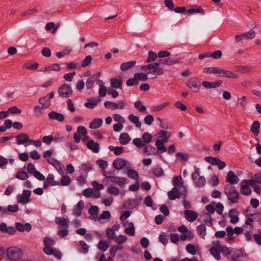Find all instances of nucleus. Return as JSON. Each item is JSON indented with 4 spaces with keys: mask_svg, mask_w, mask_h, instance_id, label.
I'll list each match as a JSON object with an SVG mask.
<instances>
[{
    "mask_svg": "<svg viewBox=\"0 0 261 261\" xmlns=\"http://www.w3.org/2000/svg\"><path fill=\"white\" fill-rule=\"evenodd\" d=\"M179 62V59H160L158 62L149 63L147 65L142 66L141 67V70L142 71H145L147 74H153L155 75H161L164 74V71L162 68L159 67L160 64L172 65L174 64L178 63Z\"/></svg>",
    "mask_w": 261,
    "mask_h": 261,
    "instance_id": "nucleus-1",
    "label": "nucleus"
},
{
    "mask_svg": "<svg viewBox=\"0 0 261 261\" xmlns=\"http://www.w3.org/2000/svg\"><path fill=\"white\" fill-rule=\"evenodd\" d=\"M205 73L218 74L219 77H226L230 79H237L238 75L230 71L221 68L219 67H206L203 69Z\"/></svg>",
    "mask_w": 261,
    "mask_h": 261,
    "instance_id": "nucleus-2",
    "label": "nucleus"
},
{
    "mask_svg": "<svg viewBox=\"0 0 261 261\" xmlns=\"http://www.w3.org/2000/svg\"><path fill=\"white\" fill-rule=\"evenodd\" d=\"M224 193L226 195L230 203L236 204L239 202L240 195L233 185H226L224 187Z\"/></svg>",
    "mask_w": 261,
    "mask_h": 261,
    "instance_id": "nucleus-3",
    "label": "nucleus"
},
{
    "mask_svg": "<svg viewBox=\"0 0 261 261\" xmlns=\"http://www.w3.org/2000/svg\"><path fill=\"white\" fill-rule=\"evenodd\" d=\"M6 256L11 261H20L22 252L21 249L16 247H11L7 249Z\"/></svg>",
    "mask_w": 261,
    "mask_h": 261,
    "instance_id": "nucleus-4",
    "label": "nucleus"
},
{
    "mask_svg": "<svg viewBox=\"0 0 261 261\" xmlns=\"http://www.w3.org/2000/svg\"><path fill=\"white\" fill-rule=\"evenodd\" d=\"M105 176V179L107 182L116 184L120 187L123 186L127 183V179L126 178L107 175Z\"/></svg>",
    "mask_w": 261,
    "mask_h": 261,
    "instance_id": "nucleus-5",
    "label": "nucleus"
},
{
    "mask_svg": "<svg viewBox=\"0 0 261 261\" xmlns=\"http://www.w3.org/2000/svg\"><path fill=\"white\" fill-rule=\"evenodd\" d=\"M58 92L60 96L68 98L72 95V90L69 85L64 84L59 87Z\"/></svg>",
    "mask_w": 261,
    "mask_h": 261,
    "instance_id": "nucleus-6",
    "label": "nucleus"
},
{
    "mask_svg": "<svg viewBox=\"0 0 261 261\" xmlns=\"http://www.w3.org/2000/svg\"><path fill=\"white\" fill-rule=\"evenodd\" d=\"M31 195V191L29 190H24L22 194H18L17 195V202L23 204H26L30 201Z\"/></svg>",
    "mask_w": 261,
    "mask_h": 261,
    "instance_id": "nucleus-7",
    "label": "nucleus"
},
{
    "mask_svg": "<svg viewBox=\"0 0 261 261\" xmlns=\"http://www.w3.org/2000/svg\"><path fill=\"white\" fill-rule=\"evenodd\" d=\"M205 160L213 166H217L220 170H222L226 166L225 163L218 158L206 156L205 158Z\"/></svg>",
    "mask_w": 261,
    "mask_h": 261,
    "instance_id": "nucleus-8",
    "label": "nucleus"
},
{
    "mask_svg": "<svg viewBox=\"0 0 261 261\" xmlns=\"http://www.w3.org/2000/svg\"><path fill=\"white\" fill-rule=\"evenodd\" d=\"M43 244L44 245L43 249L44 253L48 255H51L52 253L51 251L53 248L51 247L55 244V241L50 238L45 237L43 240Z\"/></svg>",
    "mask_w": 261,
    "mask_h": 261,
    "instance_id": "nucleus-9",
    "label": "nucleus"
},
{
    "mask_svg": "<svg viewBox=\"0 0 261 261\" xmlns=\"http://www.w3.org/2000/svg\"><path fill=\"white\" fill-rule=\"evenodd\" d=\"M93 168V165L90 162L82 164L79 167V172L80 174L88 175V173Z\"/></svg>",
    "mask_w": 261,
    "mask_h": 261,
    "instance_id": "nucleus-10",
    "label": "nucleus"
},
{
    "mask_svg": "<svg viewBox=\"0 0 261 261\" xmlns=\"http://www.w3.org/2000/svg\"><path fill=\"white\" fill-rule=\"evenodd\" d=\"M187 86L191 89H196L195 92H197L200 88V82L196 77H192L189 79L186 83Z\"/></svg>",
    "mask_w": 261,
    "mask_h": 261,
    "instance_id": "nucleus-11",
    "label": "nucleus"
},
{
    "mask_svg": "<svg viewBox=\"0 0 261 261\" xmlns=\"http://www.w3.org/2000/svg\"><path fill=\"white\" fill-rule=\"evenodd\" d=\"M226 181L229 185L237 184L239 181V177L235 174L232 171H229L226 177Z\"/></svg>",
    "mask_w": 261,
    "mask_h": 261,
    "instance_id": "nucleus-12",
    "label": "nucleus"
},
{
    "mask_svg": "<svg viewBox=\"0 0 261 261\" xmlns=\"http://www.w3.org/2000/svg\"><path fill=\"white\" fill-rule=\"evenodd\" d=\"M16 143L18 145L23 144L25 146H27L26 143L30 142V139L28 135L26 134L20 133L16 137Z\"/></svg>",
    "mask_w": 261,
    "mask_h": 261,
    "instance_id": "nucleus-13",
    "label": "nucleus"
},
{
    "mask_svg": "<svg viewBox=\"0 0 261 261\" xmlns=\"http://www.w3.org/2000/svg\"><path fill=\"white\" fill-rule=\"evenodd\" d=\"M122 77L120 75L112 78L110 81L111 87L115 89H122Z\"/></svg>",
    "mask_w": 261,
    "mask_h": 261,
    "instance_id": "nucleus-14",
    "label": "nucleus"
},
{
    "mask_svg": "<svg viewBox=\"0 0 261 261\" xmlns=\"http://www.w3.org/2000/svg\"><path fill=\"white\" fill-rule=\"evenodd\" d=\"M127 162L124 159L117 158L113 163V167L117 170H121L126 166Z\"/></svg>",
    "mask_w": 261,
    "mask_h": 261,
    "instance_id": "nucleus-15",
    "label": "nucleus"
},
{
    "mask_svg": "<svg viewBox=\"0 0 261 261\" xmlns=\"http://www.w3.org/2000/svg\"><path fill=\"white\" fill-rule=\"evenodd\" d=\"M240 192L242 194L248 196L251 194L252 191L248 185L247 181L242 180L240 183Z\"/></svg>",
    "mask_w": 261,
    "mask_h": 261,
    "instance_id": "nucleus-16",
    "label": "nucleus"
},
{
    "mask_svg": "<svg viewBox=\"0 0 261 261\" xmlns=\"http://www.w3.org/2000/svg\"><path fill=\"white\" fill-rule=\"evenodd\" d=\"M171 135V133L170 132L162 130L156 134L159 139L156 140H160L162 142L165 143L170 137Z\"/></svg>",
    "mask_w": 261,
    "mask_h": 261,
    "instance_id": "nucleus-17",
    "label": "nucleus"
},
{
    "mask_svg": "<svg viewBox=\"0 0 261 261\" xmlns=\"http://www.w3.org/2000/svg\"><path fill=\"white\" fill-rule=\"evenodd\" d=\"M48 117L51 120H56L59 122H63L65 120V116L61 113L55 111H51L48 114Z\"/></svg>",
    "mask_w": 261,
    "mask_h": 261,
    "instance_id": "nucleus-18",
    "label": "nucleus"
},
{
    "mask_svg": "<svg viewBox=\"0 0 261 261\" xmlns=\"http://www.w3.org/2000/svg\"><path fill=\"white\" fill-rule=\"evenodd\" d=\"M222 83V81L220 80H217L214 82H210L203 81L202 82V85L207 89L215 88L219 87Z\"/></svg>",
    "mask_w": 261,
    "mask_h": 261,
    "instance_id": "nucleus-19",
    "label": "nucleus"
},
{
    "mask_svg": "<svg viewBox=\"0 0 261 261\" xmlns=\"http://www.w3.org/2000/svg\"><path fill=\"white\" fill-rule=\"evenodd\" d=\"M100 75V72H97L89 77L86 83L87 89H90L95 82L97 81Z\"/></svg>",
    "mask_w": 261,
    "mask_h": 261,
    "instance_id": "nucleus-20",
    "label": "nucleus"
},
{
    "mask_svg": "<svg viewBox=\"0 0 261 261\" xmlns=\"http://www.w3.org/2000/svg\"><path fill=\"white\" fill-rule=\"evenodd\" d=\"M185 215L187 221L190 222H194L198 217V214L196 212L191 210H186Z\"/></svg>",
    "mask_w": 261,
    "mask_h": 261,
    "instance_id": "nucleus-21",
    "label": "nucleus"
},
{
    "mask_svg": "<svg viewBox=\"0 0 261 261\" xmlns=\"http://www.w3.org/2000/svg\"><path fill=\"white\" fill-rule=\"evenodd\" d=\"M199 220L201 222L207 224L210 226H212L213 225L211 216L206 212H203L200 215Z\"/></svg>",
    "mask_w": 261,
    "mask_h": 261,
    "instance_id": "nucleus-22",
    "label": "nucleus"
},
{
    "mask_svg": "<svg viewBox=\"0 0 261 261\" xmlns=\"http://www.w3.org/2000/svg\"><path fill=\"white\" fill-rule=\"evenodd\" d=\"M87 148L94 153H98L99 150V144L95 143L93 140H89L86 144Z\"/></svg>",
    "mask_w": 261,
    "mask_h": 261,
    "instance_id": "nucleus-23",
    "label": "nucleus"
},
{
    "mask_svg": "<svg viewBox=\"0 0 261 261\" xmlns=\"http://www.w3.org/2000/svg\"><path fill=\"white\" fill-rule=\"evenodd\" d=\"M239 212L235 209H231L228 213V216L231 218L230 222L232 224L237 223L239 221Z\"/></svg>",
    "mask_w": 261,
    "mask_h": 261,
    "instance_id": "nucleus-24",
    "label": "nucleus"
},
{
    "mask_svg": "<svg viewBox=\"0 0 261 261\" xmlns=\"http://www.w3.org/2000/svg\"><path fill=\"white\" fill-rule=\"evenodd\" d=\"M127 225H128V226L125 229V232L130 236H133L135 233V228L133 223L126 221L123 223L124 226Z\"/></svg>",
    "mask_w": 261,
    "mask_h": 261,
    "instance_id": "nucleus-25",
    "label": "nucleus"
},
{
    "mask_svg": "<svg viewBox=\"0 0 261 261\" xmlns=\"http://www.w3.org/2000/svg\"><path fill=\"white\" fill-rule=\"evenodd\" d=\"M103 120L101 118H95L89 124V128L91 129H97L102 124Z\"/></svg>",
    "mask_w": 261,
    "mask_h": 261,
    "instance_id": "nucleus-26",
    "label": "nucleus"
},
{
    "mask_svg": "<svg viewBox=\"0 0 261 261\" xmlns=\"http://www.w3.org/2000/svg\"><path fill=\"white\" fill-rule=\"evenodd\" d=\"M99 101V99L90 98H89L87 102L85 103V106L89 109H94Z\"/></svg>",
    "mask_w": 261,
    "mask_h": 261,
    "instance_id": "nucleus-27",
    "label": "nucleus"
},
{
    "mask_svg": "<svg viewBox=\"0 0 261 261\" xmlns=\"http://www.w3.org/2000/svg\"><path fill=\"white\" fill-rule=\"evenodd\" d=\"M242 256L243 253L242 251L239 249H237L232 250L230 257L233 261H241Z\"/></svg>",
    "mask_w": 261,
    "mask_h": 261,
    "instance_id": "nucleus-28",
    "label": "nucleus"
},
{
    "mask_svg": "<svg viewBox=\"0 0 261 261\" xmlns=\"http://www.w3.org/2000/svg\"><path fill=\"white\" fill-rule=\"evenodd\" d=\"M155 144L158 148L157 153L158 154H162L167 151V147L164 145V143L162 142L161 141L155 140Z\"/></svg>",
    "mask_w": 261,
    "mask_h": 261,
    "instance_id": "nucleus-29",
    "label": "nucleus"
},
{
    "mask_svg": "<svg viewBox=\"0 0 261 261\" xmlns=\"http://www.w3.org/2000/svg\"><path fill=\"white\" fill-rule=\"evenodd\" d=\"M98 207L97 206L94 205L91 206L88 210V213L93 216L92 217H90L91 220H94L95 221L98 220L96 217H95L94 216H97L98 214Z\"/></svg>",
    "mask_w": 261,
    "mask_h": 261,
    "instance_id": "nucleus-30",
    "label": "nucleus"
},
{
    "mask_svg": "<svg viewBox=\"0 0 261 261\" xmlns=\"http://www.w3.org/2000/svg\"><path fill=\"white\" fill-rule=\"evenodd\" d=\"M120 143L121 144L125 145L128 143L131 140L130 137L127 133H122L120 134L119 138Z\"/></svg>",
    "mask_w": 261,
    "mask_h": 261,
    "instance_id": "nucleus-31",
    "label": "nucleus"
},
{
    "mask_svg": "<svg viewBox=\"0 0 261 261\" xmlns=\"http://www.w3.org/2000/svg\"><path fill=\"white\" fill-rule=\"evenodd\" d=\"M259 122L258 121H255L251 125L250 131L254 135L257 136L259 134Z\"/></svg>",
    "mask_w": 261,
    "mask_h": 261,
    "instance_id": "nucleus-32",
    "label": "nucleus"
},
{
    "mask_svg": "<svg viewBox=\"0 0 261 261\" xmlns=\"http://www.w3.org/2000/svg\"><path fill=\"white\" fill-rule=\"evenodd\" d=\"M136 64L135 61L124 62L121 64L120 69L122 71H126L135 66Z\"/></svg>",
    "mask_w": 261,
    "mask_h": 261,
    "instance_id": "nucleus-33",
    "label": "nucleus"
},
{
    "mask_svg": "<svg viewBox=\"0 0 261 261\" xmlns=\"http://www.w3.org/2000/svg\"><path fill=\"white\" fill-rule=\"evenodd\" d=\"M186 12L188 14H193V13H201L204 14V10L200 6H194L192 8L188 9Z\"/></svg>",
    "mask_w": 261,
    "mask_h": 261,
    "instance_id": "nucleus-34",
    "label": "nucleus"
},
{
    "mask_svg": "<svg viewBox=\"0 0 261 261\" xmlns=\"http://www.w3.org/2000/svg\"><path fill=\"white\" fill-rule=\"evenodd\" d=\"M128 119L131 122L135 124L137 127L140 128L141 126V123L139 121L138 117L135 116L134 114H130Z\"/></svg>",
    "mask_w": 261,
    "mask_h": 261,
    "instance_id": "nucleus-35",
    "label": "nucleus"
},
{
    "mask_svg": "<svg viewBox=\"0 0 261 261\" xmlns=\"http://www.w3.org/2000/svg\"><path fill=\"white\" fill-rule=\"evenodd\" d=\"M19 210L18 206L17 204L9 205L7 208H4L3 215L7 214L9 212L15 213Z\"/></svg>",
    "mask_w": 261,
    "mask_h": 261,
    "instance_id": "nucleus-36",
    "label": "nucleus"
},
{
    "mask_svg": "<svg viewBox=\"0 0 261 261\" xmlns=\"http://www.w3.org/2000/svg\"><path fill=\"white\" fill-rule=\"evenodd\" d=\"M206 226L204 224L199 225L197 227V230L198 234L201 236L202 239L205 238V236L206 234Z\"/></svg>",
    "mask_w": 261,
    "mask_h": 261,
    "instance_id": "nucleus-37",
    "label": "nucleus"
},
{
    "mask_svg": "<svg viewBox=\"0 0 261 261\" xmlns=\"http://www.w3.org/2000/svg\"><path fill=\"white\" fill-rule=\"evenodd\" d=\"M97 164L99 165V166L101 168L102 171V175L105 176L107 175L106 171H105L106 169L108 167V164L106 161L102 160H98L97 161Z\"/></svg>",
    "mask_w": 261,
    "mask_h": 261,
    "instance_id": "nucleus-38",
    "label": "nucleus"
},
{
    "mask_svg": "<svg viewBox=\"0 0 261 261\" xmlns=\"http://www.w3.org/2000/svg\"><path fill=\"white\" fill-rule=\"evenodd\" d=\"M68 220L64 218L56 217L55 219V222L56 224L62 225L66 227H68Z\"/></svg>",
    "mask_w": 261,
    "mask_h": 261,
    "instance_id": "nucleus-39",
    "label": "nucleus"
},
{
    "mask_svg": "<svg viewBox=\"0 0 261 261\" xmlns=\"http://www.w3.org/2000/svg\"><path fill=\"white\" fill-rule=\"evenodd\" d=\"M148 54V57L146 60V62L147 63H151L152 62H153L156 59L157 57H158L156 53L152 50L149 51Z\"/></svg>",
    "mask_w": 261,
    "mask_h": 261,
    "instance_id": "nucleus-40",
    "label": "nucleus"
},
{
    "mask_svg": "<svg viewBox=\"0 0 261 261\" xmlns=\"http://www.w3.org/2000/svg\"><path fill=\"white\" fill-rule=\"evenodd\" d=\"M55 176L53 174H49L46 178L47 182L50 184L51 186H57L59 185V182L57 181L54 180Z\"/></svg>",
    "mask_w": 261,
    "mask_h": 261,
    "instance_id": "nucleus-41",
    "label": "nucleus"
},
{
    "mask_svg": "<svg viewBox=\"0 0 261 261\" xmlns=\"http://www.w3.org/2000/svg\"><path fill=\"white\" fill-rule=\"evenodd\" d=\"M135 107L140 112H144L146 111V107L142 105V102L140 100H138L135 102Z\"/></svg>",
    "mask_w": 261,
    "mask_h": 261,
    "instance_id": "nucleus-42",
    "label": "nucleus"
},
{
    "mask_svg": "<svg viewBox=\"0 0 261 261\" xmlns=\"http://www.w3.org/2000/svg\"><path fill=\"white\" fill-rule=\"evenodd\" d=\"M127 176L133 179H137L139 177L138 172L133 169H128L127 170Z\"/></svg>",
    "mask_w": 261,
    "mask_h": 261,
    "instance_id": "nucleus-43",
    "label": "nucleus"
},
{
    "mask_svg": "<svg viewBox=\"0 0 261 261\" xmlns=\"http://www.w3.org/2000/svg\"><path fill=\"white\" fill-rule=\"evenodd\" d=\"M61 185L64 186H68L71 182V179L68 175L63 176L61 179Z\"/></svg>",
    "mask_w": 261,
    "mask_h": 261,
    "instance_id": "nucleus-44",
    "label": "nucleus"
},
{
    "mask_svg": "<svg viewBox=\"0 0 261 261\" xmlns=\"http://www.w3.org/2000/svg\"><path fill=\"white\" fill-rule=\"evenodd\" d=\"M242 36H243L244 38L252 39L255 36V32L253 30H250L248 32L243 33Z\"/></svg>",
    "mask_w": 261,
    "mask_h": 261,
    "instance_id": "nucleus-45",
    "label": "nucleus"
},
{
    "mask_svg": "<svg viewBox=\"0 0 261 261\" xmlns=\"http://www.w3.org/2000/svg\"><path fill=\"white\" fill-rule=\"evenodd\" d=\"M104 105L106 108L113 110L118 108V106L117 105L116 103L109 101H106L104 103Z\"/></svg>",
    "mask_w": 261,
    "mask_h": 261,
    "instance_id": "nucleus-46",
    "label": "nucleus"
},
{
    "mask_svg": "<svg viewBox=\"0 0 261 261\" xmlns=\"http://www.w3.org/2000/svg\"><path fill=\"white\" fill-rule=\"evenodd\" d=\"M210 253L212 255H213L215 258L217 260H219L221 258V256L220 254V252L215 249L214 248L211 247L210 249Z\"/></svg>",
    "mask_w": 261,
    "mask_h": 261,
    "instance_id": "nucleus-47",
    "label": "nucleus"
},
{
    "mask_svg": "<svg viewBox=\"0 0 261 261\" xmlns=\"http://www.w3.org/2000/svg\"><path fill=\"white\" fill-rule=\"evenodd\" d=\"M40 104L42 106L43 108H48L50 105V102L49 100H45V98L41 97L39 99Z\"/></svg>",
    "mask_w": 261,
    "mask_h": 261,
    "instance_id": "nucleus-48",
    "label": "nucleus"
},
{
    "mask_svg": "<svg viewBox=\"0 0 261 261\" xmlns=\"http://www.w3.org/2000/svg\"><path fill=\"white\" fill-rule=\"evenodd\" d=\"M16 177L21 180H25L28 178L29 176L25 171H19L17 173Z\"/></svg>",
    "mask_w": 261,
    "mask_h": 261,
    "instance_id": "nucleus-49",
    "label": "nucleus"
},
{
    "mask_svg": "<svg viewBox=\"0 0 261 261\" xmlns=\"http://www.w3.org/2000/svg\"><path fill=\"white\" fill-rule=\"evenodd\" d=\"M142 138L146 143H149L151 141L152 137L149 133L145 132L143 134Z\"/></svg>",
    "mask_w": 261,
    "mask_h": 261,
    "instance_id": "nucleus-50",
    "label": "nucleus"
},
{
    "mask_svg": "<svg viewBox=\"0 0 261 261\" xmlns=\"http://www.w3.org/2000/svg\"><path fill=\"white\" fill-rule=\"evenodd\" d=\"M187 251L192 255H195L196 253L195 247L194 245L189 244L186 246Z\"/></svg>",
    "mask_w": 261,
    "mask_h": 261,
    "instance_id": "nucleus-51",
    "label": "nucleus"
},
{
    "mask_svg": "<svg viewBox=\"0 0 261 261\" xmlns=\"http://www.w3.org/2000/svg\"><path fill=\"white\" fill-rule=\"evenodd\" d=\"M176 156L177 158H179L182 161H187L189 155L188 153L184 152H178L176 154Z\"/></svg>",
    "mask_w": 261,
    "mask_h": 261,
    "instance_id": "nucleus-52",
    "label": "nucleus"
},
{
    "mask_svg": "<svg viewBox=\"0 0 261 261\" xmlns=\"http://www.w3.org/2000/svg\"><path fill=\"white\" fill-rule=\"evenodd\" d=\"M173 184L176 187H182L183 182H182L181 177L180 176L175 177L173 180Z\"/></svg>",
    "mask_w": 261,
    "mask_h": 261,
    "instance_id": "nucleus-53",
    "label": "nucleus"
},
{
    "mask_svg": "<svg viewBox=\"0 0 261 261\" xmlns=\"http://www.w3.org/2000/svg\"><path fill=\"white\" fill-rule=\"evenodd\" d=\"M134 77L137 78L138 81L139 80L142 81H145L148 79L147 75L143 73H135Z\"/></svg>",
    "mask_w": 261,
    "mask_h": 261,
    "instance_id": "nucleus-54",
    "label": "nucleus"
},
{
    "mask_svg": "<svg viewBox=\"0 0 261 261\" xmlns=\"http://www.w3.org/2000/svg\"><path fill=\"white\" fill-rule=\"evenodd\" d=\"M152 171L153 174L156 177H160L164 173L163 169L160 167L153 168L152 169Z\"/></svg>",
    "mask_w": 261,
    "mask_h": 261,
    "instance_id": "nucleus-55",
    "label": "nucleus"
},
{
    "mask_svg": "<svg viewBox=\"0 0 261 261\" xmlns=\"http://www.w3.org/2000/svg\"><path fill=\"white\" fill-rule=\"evenodd\" d=\"M109 247L108 244L103 241H100L98 243V248L101 251H106Z\"/></svg>",
    "mask_w": 261,
    "mask_h": 261,
    "instance_id": "nucleus-56",
    "label": "nucleus"
},
{
    "mask_svg": "<svg viewBox=\"0 0 261 261\" xmlns=\"http://www.w3.org/2000/svg\"><path fill=\"white\" fill-rule=\"evenodd\" d=\"M92 60V57L90 55L87 56L84 59L81 63V66L83 67L87 66L91 63Z\"/></svg>",
    "mask_w": 261,
    "mask_h": 261,
    "instance_id": "nucleus-57",
    "label": "nucleus"
},
{
    "mask_svg": "<svg viewBox=\"0 0 261 261\" xmlns=\"http://www.w3.org/2000/svg\"><path fill=\"white\" fill-rule=\"evenodd\" d=\"M223 208H224V206L221 203H220V202H219L218 203H215V210L216 211V212L218 214H219V215L222 214L223 211Z\"/></svg>",
    "mask_w": 261,
    "mask_h": 261,
    "instance_id": "nucleus-58",
    "label": "nucleus"
},
{
    "mask_svg": "<svg viewBox=\"0 0 261 261\" xmlns=\"http://www.w3.org/2000/svg\"><path fill=\"white\" fill-rule=\"evenodd\" d=\"M75 72H71L70 73H68L65 74L63 77L64 80L67 82H71L73 80L74 76L75 75Z\"/></svg>",
    "mask_w": 261,
    "mask_h": 261,
    "instance_id": "nucleus-59",
    "label": "nucleus"
},
{
    "mask_svg": "<svg viewBox=\"0 0 261 261\" xmlns=\"http://www.w3.org/2000/svg\"><path fill=\"white\" fill-rule=\"evenodd\" d=\"M106 236L107 237L110 239H114L115 236V232L114 229L112 228H109L107 230Z\"/></svg>",
    "mask_w": 261,
    "mask_h": 261,
    "instance_id": "nucleus-60",
    "label": "nucleus"
},
{
    "mask_svg": "<svg viewBox=\"0 0 261 261\" xmlns=\"http://www.w3.org/2000/svg\"><path fill=\"white\" fill-rule=\"evenodd\" d=\"M107 191L109 193L117 195L119 193V190L116 187H111L108 188Z\"/></svg>",
    "mask_w": 261,
    "mask_h": 261,
    "instance_id": "nucleus-61",
    "label": "nucleus"
},
{
    "mask_svg": "<svg viewBox=\"0 0 261 261\" xmlns=\"http://www.w3.org/2000/svg\"><path fill=\"white\" fill-rule=\"evenodd\" d=\"M139 83V82L137 81L136 77L130 78L127 80L126 81V85L127 86H132L135 85H137Z\"/></svg>",
    "mask_w": 261,
    "mask_h": 261,
    "instance_id": "nucleus-62",
    "label": "nucleus"
},
{
    "mask_svg": "<svg viewBox=\"0 0 261 261\" xmlns=\"http://www.w3.org/2000/svg\"><path fill=\"white\" fill-rule=\"evenodd\" d=\"M215 203L213 202L211 204H208L206 206L205 209L209 214H213L215 213Z\"/></svg>",
    "mask_w": 261,
    "mask_h": 261,
    "instance_id": "nucleus-63",
    "label": "nucleus"
},
{
    "mask_svg": "<svg viewBox=\"0 0 261 261\" xmlns=\"http://www.w3.org/2000/svg\"><path fill=\"white\" fill-rule=\"evenodd\" d=\"M42 140L43 143L49 145L53 141V136L52 135L45 136L42 138Z\"/></svg>",
    "mask_w": 261,
    "mask_h": 261,
    "instance_id": "nucleus-64",
    "label": "nucleus"
}]
</instances>
